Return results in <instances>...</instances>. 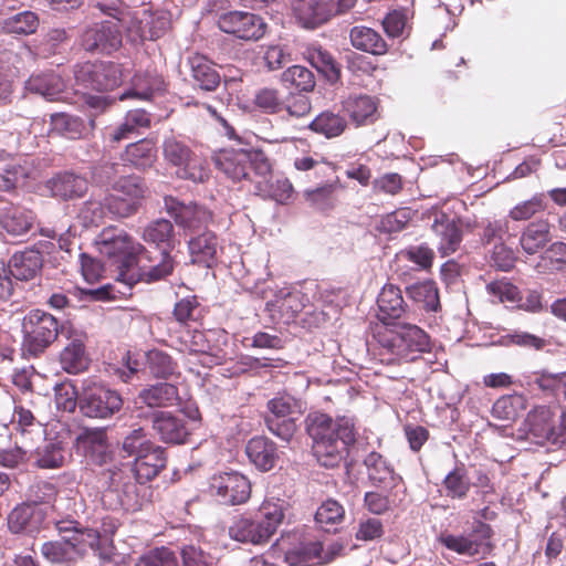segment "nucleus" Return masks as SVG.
I'll return each mask as SVG.
<instances>
[{"mask_svg":"<svg viewBox=\"0 0 566 566\" xmlns=\"http://www.w3.org/2000/svg\"><path fill=\"white\" fill-rule=\"evenodd\" d=\"M306 430L317 461L326 468L336 467L356 440L355 424L348 417L333 420L326 413H311L306 418Z\"/></svg>","mask_w":566,"mask_h":566,"instance_id":"f257e3e1","label":"nucleus"},{"mask_svg":"<svg viewBox=\"0 0 566 566\" xmlns=\"http://www.w3.org/2000/svg\"><path fill=\"white\" fill-rule=\"evenodd\" d=\"M97 7L120 24L126 39L134 44L163 36L170 25V14L167 11L151 12L143 9L132 12L122 3H97Z\"/></svg>","mask_w":566,"mask_h":566,"instance_id":"f03ea898","label":"nucleus"},{"mask_svg":"<svg viewBox=\"0 0 566 566\" xmlns=\"http://www.w3.org/2000/svg\"><path fill=\"white\" fill-rule=\"evenodd\" d=\"M98 252L106 256L118 269L117 280L133 286L138 282L135 263L144 259L143 247L123 231L115 228L104 229L97 237Z\"/></svg>","mask_w":566,"mask_h":566,"instance_id":"7ed1b4c3","label":"nucleus"},{"mask_svg":"<svg viewBox=\"0 0 566 566\" xmlns=\"http://www.w3.org/2000/svg\"><path fill=\"white\" fill-rule=\"evenodd\" d=\"M378 356L382 364L413 361L430 350L429 335L413 324H398L379 336Z\"/></svg>","mask_w":566,"mask_h":566,"instance_id":"20e7f679","label":"nucleus"},{"mask_svg":"<svg viewBox=\"0 0 566 566\" xmlns=\"http://www.w3.org/2000/svg\"><path fill=\"white\" fill-rule=\"evenodd\" d=\"M283 517L282 504L269 501L263 502L253 516L235 518L229 526V536L241 543L264 544L276 532Z\"/></svg>","mask_w":566,"mask_h":566,"instance_id":"39448f33","label":"nucleus"},{"mask_svg":"<svg viewBox=\"0 0 566 566\" xmlns=\"http://www.w3.org/2000/svg\"><path fill=\"white\" fill-rule=\"evenodd\" d=\"M181 350L189 354L188 364L193 365V356H198L203 367L221 365L228 356V334L223 329L187 331L181 336ZM193 371V367L189 366Z\"/></svg>","mask_w":566,"mask_h":566,"instance_id":"423d86ee","label":"nucleus"},{"mask_svg":"<svg viewBox=\"0 0 566 566\" xmlns=\"http://www.w3.org/2000/svg\"><path fill=\"white\" fill-rule=\"evenodd\" d=\"M111 471L109 489L104 494V500L116 497L109 503L113 509H122L127 512L142 510L148 502L149 488L146 482H140L132 476L127 465Z\"/></svg>","mask_w":566,"mask_h":566,"instance_id":"0eeeda50","label":"nucleus"},{"mask_svg":"<svg viewBox=\"0 0 566 566\" xmlns=\"http://www.w3.org/2000/svg\"><path fill=\"white\" fill-rule=\"evenodd\" d=\"M216 166L234 181L247 179L252 169L255 175L265 177L271 171V164L261 150L226 148L214 157Z\"/></svg>","mask_w":566,"mask_h":566,"instance_id":"6e6552de","label":"nucleus"},{"mask_svg":"<svg viewBox=\"0 0 566 566\" xmlns=\"http://www.w3.org/2000/svg\"><path fill=\"white\" fill-rule=\"evenodd\" d=\"M78 407L83 416L92 419H108L123 407L122 396L114 389L93 379H85L78 395Z\"/></svg>","mask_w":566,"mask_h":566,"instance_id":"1a4fd4ad","label":"nucleus"},{"mask_svg":"<svg viewBox=\"0 0 566 566\" xmlns=\"http://www.w3.org/2000/svg\"><path fill=\"white\" fill-rule=\"evenodd\" d=\"M24 355L38 356L45 350L57 337L59 323L50 313L40 310L31 311L22 323Z\"/></svg>","mask_w":566,"mask_h":566,"instance_id":"9d476101","label":"nucleus"},{"mask_svg":"<svg viewBox=\"0 0 566 566\" xmlns=\"http://www.w3.org/2000/svg\"><path fill=\"white\" fill-rule=\"evenodd\" d=\"M163 153L165 159L177 167L176 174L179 178L193 182H205L208 179L207 161L196 155L182 140L176 137L166 138L163 144Z\"/></svg>","mask_w":566,"mask_h":566,"instance_id":"9b49d317","label":"nucleus"},{"mask_svg":"<svg viewBox=\"0 0 566 566\" xmlns=\"http://www.w3.org/2000/svg\"><path fill=\"white\" fill-rule=\"evenodd\" d=\"M112 189L115 193L107 196L108 211L116 219L135 214L147 192L144 180L135 175L119 177L112 184Z\"/></svg>","mask_w":566,"mask_h":566,"instance_id":"f8f14e48","label":"nucleus"},{"mask_svg":"<svg viewBox=\"0 0 566 566\" xmlns=\"http://www.w3.org/2000/svg\"><path fill=\"white\" fill-rule=\"evenodd\" d=\"M266 407L268 429L282 440L289 441L296 429L294 417L301 415L304 409L302 400L287 392H279L268 401Z\"/></svg>","mask_w":566,"mask_h":566,"instance_id":"ddd939ff","label":"nucleus"},{"mask_svg":"<svg viewBox=\"0 0 566 566\" xmlns=\"http://www.w3.org/2000/svg\"><path fill=\"white\" fill-rule=\"evenodd\" d=\"M75 81L85 88L109 91L122 83L123 72L113 62H85L76 66Z\"/></svg>","mask_w":566,"mask_h":566,"instance_id":"4468645a","label":"nucleus"},{"mask_svg":"<svg viewBox=\"0 0 566 566\" xmlns=\"http://www.w3.org/2000/svg\"><path fill=\"white\" fill-rule=\"evenodd\" d=\"M261 297L265 300V310L273 318H292L308 302V298L301 291L291 286H268L261 290Z\"/></svg>","mask_w":566,"mask_h":566,"instance_id":"2eb2a0df","label":"nucleus"},{"mask_svg":"<svg viewBox=\"0 0 566 566\" xmlns=\"http://www.w3.org/2000/svg\"><path fill=\"white\" fill-rule=\"evenodd\" d=\"M210 493L220 503L226 505H238L244 503L251 493L249 480L238 472H224L213 475L210 480Z\"/></svg>","mask_w":566,"mask_h":566,"instance_id":"dca6fc26","label":"nucleus"},{"mask_svg":"<svg viewBox=\"0 0 566 566\" xmlns=\"http://www.w3.org/2000/svg\"><path fill=\"white\" fill-rule=\"evenodd\" d=\"M218 25L224 33L232 34L245 41H256L261 39L266 31V24L261 17L244 11L222 13L218 19Z\"/></svg>","mask_w":566,"mask_h":566,"instance_id":"f3484780","label":"nucleus"},{"mask_svg":"<svg viewBox=\"0 0 566 566\" xmlns=\"http://www.w3.org/2000/svg\"><path fill=\"white\" fill-rule=\"evenodd\" d=\"M120 24L115 20H105L87 28L82 34V46L88 52L112 53L122 45Z\"/></svg>","mask_w":566,"mask_h":566,"instance_id":"a211bd4d","label":"nucleus"},{"mask_svg":"<svg viewBox=\"0 0 566 566\" xmlns=\"http://www.w3.org/2000/svg\"><path fill=\"white\" fill-rule=\"evenodd\" d=\"M491 535L492 530L490 525L478 522L469 535L441 534L439 541L448 549L460 555L475 556L490 551L489 539Z\"/></svg>","mask_w":566,"mask_h":566,"instance_id":"6ab92c4d","label":"nucleus"},{"mask_svg":"<svg viewBox=\"0 0 566 566\" xmlns=\"http://www.w3.org/2000/svg\"><path fill=\"white\" fill-rule=\"evenodd\" d=\"M554 429V412L546 406H539L528 412L521 431L525 439L544 446L553 444Z\"/></svg>","mask_w":566,"mask_h":566,"instance_id":"aec40b11","label":"nucleus"},{"mask_svg":"<svg viewBox=\"0 0 566 566\" xmlns=\"http://www.w3.org/2000/svg\"><path fill=\"white\" fill-rule=\"evenodd\" d=\"M76 441L90 463L104 467L111 462L113 452L105 429H85Z\"/></svg>","mask_w":566,"mask_h":566,"instance_id":"412c9836","label":"nucleus"},{"mask_svg":"<svg viewBox=\"0 0 566 566\" xmlns=\"http://www.w3.org/2000/svg\"><path fill=\"white\" fill-rule=\"evenodd\" d=\"M151 424L154 431L165 443L182 444L190 434L185 419L168 411L154 412Z\"/></svg>","mask_w":566,"mask_h":566,"instance_id":"4be33fe9","label":"nucleus"},{"mask_svg":"<svg viewBox=\"0 0 566 566\" xmlns=\"http://www.w3.org/2000/svg\"><path fill=\"white\" fill-rule=\"evenodd\" d=\"M165 207L176 223L187 229H198L211 219V213L207 209L191 202L186 205L174 197L165 198Z\"/></svg>","mask_w":566,"mask_h":566,"instance_id":"5701e85b","label":"nucleus"},{"mask_svg":"<svg viewBox=\"0 0 566 566\" xmlns=\"http://www.w3.org/2000/svg\"><path fill=\"white\" fill-rule=\"evenodd\" d=\"M431 230L439 238L437 248L442 256H448L459 249L462 233L454 219L443 212H436Z\"/></svg>","mask_w":566,"mask_h":566,"instance_id":"b1692460","label":"nucleus"},{"mask_svg":"<svg viewBox=\"0 0 566 566\" xmlns=\"http://www.w3.org/2000/svg\"><path fill=\"white\" fill-rule=\"evenodd\" d=\"M296 18L308 29L317 28L338 14L333 0H308L294 8Z\"/></svg>","mask_w":566,"mask_h":566,"instance_id":"393cba45","label":"nucleus"},{"mask_svg":"<svg viewBox=\"0 0 566 566\" xmlns=\"http://www.w3.org/2000/svg\"><path fill=\"white\" fill-rule=\"evenodd\" d=\"M166 465L165 450L159 446H151L134 460L132 468H127L140 482L153 480Z\"/></svg>","mask_w":566,"mask_h":566,"instance_id":"a878e982","label":"nucleus"},{"mask_svg":"<svg viewBox=\"0 0 566 566\" xmlns=\"http://www.w3.org/2000/svg\"><path fill=\"white\" fill-rule=\"evenodd\" d=\"M245 453L250 462L264 472L272 470L279 459L276 444L265 437L250 439L245 446Z\"/></svg>","mask_w":566,"mask_h":566,"instance_id":"bb28decb","label":"nucleus"},{"mask_svg":"<svg viewBox=\"0 0 566 566\" xmlns=\"http://www.w3.org/2000/svg\"><path fill=\"white\" fill-rule=\"evenodd\" d=\"M44 512L41 507L33 504H22L12 510L9 515V528L13 533H36L43 522Z\"/></svg>","mask_w":566,"mask_h":566,"instance_id":"cd10ccee","label":"nucleus"},{"mask_svg":"<svg viewBox=\"0 0 566 566\" xmlns=\"http://www.w3.org/2000/svg\"><path fill=\"white\" fill-rule=\"evenodd\" d=\"M45 187L53 197L69 200L83 196L87 190V180L72 172L59 174L46 181Z\"/></svg>","mask_w":566,"mask_h":566,"instance_id":"c85d7f7f","label":"nucleus"},{"mask_svg":"<svg viewBox=\"0 0 566 566\" xmlns=\"http://www.w3.org/2000/svg\"><path fill=\"white\" fill-rule=\"evenodd\" d=\"M343 109L357 125H368L377 119V102L369 95H350L343 102Z\"/></svg>","mask_w":566,"mask_h":566,"instance_id":"c756f323","label":"nucleus"},{"mask_svg":"<svg viewBox=\"0 0 566 566\" xmlns=\"http://www.w3.org/2000/svg\"><path fill=\"white\" fill-rule=\"evenodd\" d=\"M9 263L13 279L30 281L40 273L43 258L38 250L29 249L14 253Z\"/></svg>","mask_w":566,"mask_h":566,"instance_id":"7c9ffc66","label":"nucleus"},{"mask_svg":"<svg viewBox=\"0 0 566 566\" xmlns=\"http://www.w3.org/2000/svg\"><path fill=\"white\" fill-rule=\"evenodd\" d=\"M377 305L378 317L385 324H389L390 319L401 317L407 306L401 290L394 284H387L382 287L377 298Z\"/></svg>","mask_w":566,"mask_h":566,"instance_id":"2f4dec72","label":"nucleus"},{"mask_svg":"<svg viewBox=\"0 0 566 566\" xmlns=\"http://www.w3.org/2000/svg\"><path fill=\"white\" fill-rule=\"evenodd\" d=\"M193 85L206 92L214 91L220 84V74L206 56L195 54L189 59Z\"/></svg>","mask_w":566,"mask_h":566,"instance_id":"473e14b6","label":"nucleus"},{"mask_svg":"<svg viewBox=\"0 0 566 566\" xmlns=\"http://www.w3.org/2000/svg\"><path fill=\"white\" fill-rule=\"evenodd\" d=\"M34 219L35 217L32 211L11 205L1 210L0 226L9 234L19 237L25 234L31 229Z\"/></svg>","mask_w":566,"mask_h":566,"instance_id":"72a5a7b5","label":"nucleus"},{"mask_svg":"<svg viewBox=\"0 0 566 566\" xmlns=\"http://www.w3.org/2000/svg\"><path fill=\"white\" fill-rule=\"evenodd\" d=\"M551 224L546 219L530 222L522 231L520 244L527 254H535L551 241Z\"/></svg>","mask_w":566,"mask_h":566,"instance_id":"f704fd0d","label":"nucleus"},{"mask_svg":"<svg viewBox=\"0 0 566 566\" xmlns=\"http://www.w3.org/2000/svg\"><path fill=\"white\" fill-rule=\"evenodd\" d=\"M189 252L193 263L212 266L217 261L219 251L218 239L214 233L206 231L192 238L189 243Z\"/></svg>","mask_w":566,"mask_h":566,"instance_id":"c9c22d12","label":"nucleus"},{"mask_svg":"<svg viewBox=\"0 0 566 566\" xmlns=\"http://www.w3.org/2000/svg\"><path fill=\"white\" fill-rule=\"evenodd\" d=\"M64 87L65 83L63 78L55 73L32 75L25 82V90L28 92L39 94L48 101L59 99Z\"/></svg>","mask_w":566,"mask_h":566,"instance_id":"e433bc0d","label":"nucleus"},{"mask_svg":"<svg viewBox=\"0 0 566 566\" xmlns=\"http://www.w3.org/2000/svg\"><path fill=\"white\" fill-rule=\"evenodd\" d=\"M349 39L352 45L363 52L374 55H381L387 52V44L385 40L371 28L364 25L352 28Z\"/></svg>","mask_w":566,"mask_h":566,"instance_id":"4c0bfd02","label":"nucleus"},{"mask_svg":"<svg viewBox=\"0 0 566 566\" xmlns=\"http://www.w3.org/2000/svg\"><path fill=\"white\" fill-rule=\"evenodd\" d=\"M144 259L142 263H135V271L139 281L154 282L169 275L174 270V260L169 252H159L160 260L158 263L147 265L145 261L151 262L147 251L143 248Z\"/></svg>","mask_w":566,"mask_h":566,"instance_id":"58836bf2","label":"nucleus"},{"mask_svg":"<svg viewBox=\"0 0 566 566\" xmlns=\"http://www.w3.org/2000/svg\"><path fill=\"white\" fill-rule=\"evenodd\" d=\"M368 478L385 489L394 488L398 480L390 464L377 452H370L364 461Z\"/></svg>","mask_w":566,"mask_h":566,"instance_id":"ea45409f","label":"nucleus"},{"mask_svg":"<svg viewBox=\"0 0 566 566\" xmlns=\"http://www.w3.org/2000/svg\"><path fill=\"white\" fill-rule=\"evenodd\" d=\"M75 545L69 536H63L61 539L43 543L41 553L52 564H70L80 557Z\"/></svg>","mask_w":566,"mask_h":566,"instance_id":"a19ab883","label":"nucleus"},{"mask_svg":"<svg viewBox=\"0 0 566 566\" xmlns=\"http://www.w3.org/2000/svg\"><path fill=\"white\" fill-rule=\"evenodd\" d=\"M145 242L155 244L160 252H168L174 247V227L166 219L150 222L143 231Z\"/></svg>","mask_w":566,"mask_h":566,"instance_id":"79ce46f5","label":"nucleus"},{"mask_svg":"<svg viewBox=\"0 0 566 566\" xmlns=\"http://www.w3.org/2000/svg\"><path fill=\"white\" fill-rule=\"evenodd\" d=\"M62 368L69 374H78L86 369L88 359L82 338L72 339L61 352Z\"/></svg>","mask_w":566,"mask_h":566,"instance_id":"37998d69","label":"nucleus"},{"mask_svg":"<svg viewBox=\"0 0 566 566\" xmlns=\"http://www.w3.org/2000/svg\"><path fill=\"white\" fill-rule=\"evenodd\" d=\"M73 522H57L56 523V530L60 534L66 533L71 543L76 544L75 547L77 548V554L81 557L86 547H90L92 549L95 548L97 544L101 543L99 533L97 530L93 528H85V530H77L73 526Z\"/></svg>","mask_w":566,"mask_h":566,"instance_id":"c03bdc74","label":"nucleus"},{"mask_svg":"<svg viewBox=\"0 0 566 566\" xmlns=\"http://www.w3.org/2000/svg\"><path fill=\"white\" fill-rule=\"evenodd\" d=\"M34 464L41 469H59L66 462V450L62 441H49L34 452Z\"/></svg>","mask_w":566,"mask_h":566,"instance_id":"a18cd8bd","label":"nucleus"},{"mask_svg":"<svg viewBox=\"0 0 566 566\" xmlns=\"http://www.w3.org/2000/svg\"><path fill=\"white\" fill-rule=\"evenodd\" d=\"M31 168L27 159H10L0 163V190H11L29 177Z\"/></svg>","mask_w":566,"mask_h":566,"instance_id":"49530a36","label":"nucleus"},{"mask_svg":"<svg viewBox=\"0 0 566 566\" xmlns=\"http://www.w3.org/2000/svg\"><path fill=\"white\" fill-rule=\"evenodd\" d=\"M321 553V542L307 541L289 549L285 554V559L292 566L319 565Z\"/></svg>","mask_w":566,"mask_h":566,"instance_id":"de8ad7c7","label":"nucleus"},{"mask_svg":"<svg viewBox=\"0 0 566 566\" xmlns=\"http://www.w3.org/2000/svg\"><path fill=\"white\" fill-rule=\"evenodd\" d=\"M156 159V150L150 140L143 139L126 147L122 161L129 163L138 169H146L153 166Z\"/></svg>","mask_w":566,"mask_h":566,"instance_id":"09e8293b","label":"nucleus"},{"mask_svg":"<svg viewBox=\"0 0 566 566\" xmlns=\"http://www.w3.org/2000/svg\"><path fill=\"white\" fill-rule=\"evenodd\" d=\"M138 398L149 407L174 405L178 400V389L169 382H160L143 389Z\"/></svg>","mask_w":566,"mask_h":566,"instance_id":"8fccbe9b","label":"nucleus"},{"mask_svg":"<svg viewBox=\"0 0 566 566\" xmlns=\"http://www.w3.org/2000/svg\"><path fill=\"white\" fill-rule=\"evenodd\" d=\"M50 122L52 133L69 139L81 138L85 130V125L82 118L64 112L52 114Z\"/></svg>","mask_w":566,"mask_h":566,"instance_id":"3c124183","label":"nucleus"},{"mask_svg":"<svg viewBox=\"0 0 566 566\" xmlns=\"http://www.w3.org/2000/svg\"><path fill=\"white\" fill-rule=\"evenodd\" d=\"M408 296L416 303L422 304L427 311L436 312L440 306L438 287L433 281H423L407 287Z\"/></svg>","mask_w":566,"mask_h":566,"instance_id":"603ef678","label":"nucleus"},{"mask_svg":"<svg viewBox=\"0 0 566 566\" xmlns=\"http://www.w3.org/2000/svg\"><path fill=\"white\" fill-rule=\"evenodd\" d=\"M526 409V398L522 395H507L499 398L492 415L500 420H515Z\"/></svg>","mask_w":566,"mask_h":566,"instance_id":"864d4df0","label":"nucleus"},{"mask_svg":"<svg viewBox=\"0 0 566 566\" xmlns=\"http://www.w3.org/2000/svg\"><path fill=\"white\" fill-rule=\"evenodd\" d=\"M39 27V18L32 11L19 12L3 20L2 28L6 32L29 35L36 31Z\"/></svg>","mask_w":566,"mask_h":566,"instance_id":"5fc2aeb1","label":"nucleus"},{"mask_svg":"<svg viewBox=\"0 0 566 566\" xmlns=\"http://www.w3.org/2000/svg\"><path fill=\"white\" fill-rule=\"evenodd\" d=\"M310 127L312 130L323 134L327 138H332L344 132L346 120L338 114L323 112L311 122Z\"/></svg>","mask_w":566,"mask_h":566,"instance_id":"6e6d98bb","label":"nucleus"},{"mask_svg":"<svg viewBox=\"0 0 566 566\" xmlns=\"http://www.w3.org/2000/svg\"><path fill=\"white\" fill-rule=\"evenodd\" d=\"M486 292L493 303L516 304L522 301L518 289L506 279L490 282Z\"/></svg>","mask_w":566,"mask_h":566,"instance_id":"4d7b16f0","label":"nucleus"},{"mask_svg":"<svg viewBox=\"0 0 566 566\" xmlns=\"http://www.w3.org/2000/svg\"><path fill=\"white\" fill-rule=\"evenodd\" d=\"M111 214L108 211V199L102 200L91 198L85 201L78 212V218L85 227H97L104 222L105 218Z\"/></svg>","mask_w":566,"mask_h":566,"instance_id":"13d9d810","label":"nucleus"},{"mask_svg":"<svg viewBox=\"0 0 566 566\" xmlns=\"http://www.w3.org/2000/svg\"><path fill=\"white\" fill-rule=\"evenodd\" d=\"M283 84L298 91L310 92L315 86L314 74L305 66L293 65L286 69L281 76Z\"/></svg>","mask_w":566,"mask_h":566,"instance_id":"bf43d9fd","label":"nucleus"},{"mask_svg":"<svg viewBox=\"0 0 566 566\" xmlns=\"http://www.w3.org/2000/svg\"><path fill=\"white\" fill-rule=\"evenodd\" d=\"M307 59L310 63L325 76L331 80L338 77V69L332 54L319 45H313L308 49Z\"/></svg>","mask_w":566,"mask_h":566,"instance_id":"052dcab7","label":"nucleus"},{"mask_svg":"<svg viewBox=\"0 0 566 566\" xmlns=\"http://www.w3.org/2000/svg\"><path fill=\"white\" fill-rule=\"evenodd\" d=\"M443 485L447 496L452 499H463L467 496L471 483L467 476L465 469L463 467H457L446 475Z\"/></svg>","mask_w":566,"mask_h":566,"instance_id":"680f3d73","label":"nucleus"},{"mask_svg":"<svg viewBox=\"0 0 566 566\" xmlns=\"http://www.w3.org/2000/svg\"><path fill=\"white\" fill-rule=\"evenodd\" d=\"M13 421L17 423L21 434H30L31 440H34V438L40 439L44 433L41 421L38 420L29 409L22 406L14 408Z\"/></svg>","mask_w":566,"mask_h":566,"instance_id":"e2e57ef3","label":"nucleus"},{"mask_svg":"<svg viewBox=\"0 0 566 566\" xmlns=\"http://www.w3.org/2000/svg\"><path fill=\"white\" fill-rule=\"evenodd\" d=\"M345 516V510L340 503L335 500H326L321 504L315 514L316 523L324 530L329 531V526L339 524Z\"/></svg>","mask_w":566,"mask_h":566,"instance_id":"0e129e2a","label":"nucleus"},{"mask_svg":"<svg viewBox=\"0 0 566 566\" xmlns=\"http://www.w3.org/2000/svg\"><path fill=\"white\" fill-rule=\"evenodd\" d=\"M546 209V200L543 193L534 195L532 198L516 203L509 212L514 221H525Z\"/></svg>","mask_w":566,"mask_h":566,"instance_id":"69168bd1","label":"nucleus"},{"mask_svg":"<svg viewBox=\"0 0 566 566\" xmlns=\"http://www.w3.org/2000/svg\"><path fill=\"white\" fill-rule=\"evenodd\" d=\"M155 443L148 438L147 432L143 428H135L123 439L122 450L128 455L134 457L140 455L145 451L149 450Z\"/></svg>","mask_w":566,"mask_h":566,"instance_id":"338daca9","label":"nucleus"},{"mask_svg":"<svg viewBox=\"0 0 566 566\" xmlns=\"http://www.w3.org/2000/svg\"><path fill=\"white\" fill-rule=\"evenodd\" d=\"M306 201L317 210L326 211L335 207V186L332 184L304 191Z\"/></svg>","mask_w":566,"mask_h":566,"instance_id":"774afa93","label":"nucleus"}]
</instances>
